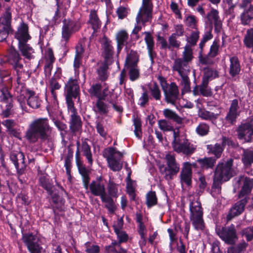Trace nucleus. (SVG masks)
<instances>
[{"instance_id":"nucleus-27","label":"nucleus","mask_w":253,"mask_h":253,"mask_svg":"<svg viewBox=\"0 0 253 253\" xmlns=\"http://www.w3.org/2000/svg\"><path fill=\"white\" fill-rule=\"evenodd\" d=\"M144 34L145 35L144 40L147 45L148 54L151 59V63H154V58L156 55V52L154 51V39L151 33L149 32H145Z\"/></svg>"},{"instance_id":"nucleus-48","label":"nucleus","mask_w":253,"mask_h":253,"mask_svg":"<svg viewBox=\"0 0 253 253\" xmlns=\"http://www.w3.org/2000/svg\"><path fill=\"white\" fill-rule=\"evenodd\" d=\"M107 190L108 192L107 196H110L111 199H113V197L117 198L118 197V185L113 182L109 181L107 186Z\"/></svg>"},{"instance_id":"nucleus-44","label":"nucleus","mask_w":253,"mask_h":253,"mask_svg":"<svg viewBox=\"0 0 253 253\" xmlns=\"http://www.w3.org/2000/svg\"><path fill=\"white\" fill-rule=\"evenodd\" d=\"M172 68L177 71L181 77L187 76V74L190 72L188 64H174Z\"/></svg>"},{"instance_id":"nucleus-50","label":"nucleus","mask_w":253,"mask_h":253,"mask_svg":"<svg viewBox=\"0 0 253 253\" xmlns=\"http://www.w3.org/2000/svg\"><path fill=\"white\" fill-rule=\"evenodd\" d=\"M139 61V55L137 51L131 50L127 53L125 63H137Z\"/></svg>"},{"instance_id":"nucleus-51","label":"nucleus","mask_w":253,"mask_h":253,"mask_svg":"<svg viewBox=\"0 0 253 253\" xmlns=\"http://www.w3.org/2000/svg\"><path fill=\"white\" fill-rule=\"evenodd\" d=\"M96 108L94 111L100 114H106L108 112V106L103 101L97 100L96 102Z\"/></svg>"},{"instance_id":"nucleus-9","label":"nucleus","mask_w":253,"mask_h":253,"mask_svg":"<svg viewBox=\"0 0 253 253\" xmlns=\"http://www.w3.org/2000/svg\"><path fill=\"white\" fill-rule=\"evenodd\" d=\"M236 131L239 139L243 140L244 142H251L253 138V118L242 122Z\"/></svg>"},{"instance_id":"nucleus-43","label":"nucleus","mask_w":253,"mask_h":253,"mask_svg":"<svg viewBox=\"0 0 253 253\" xmlns=\"http://www.w3.org/2000/svg\"><path fill=\"white\" fill-rule=\"evenodd\" d=\"M207 147L208 152L214 154L216 160L221 156L223 149L220 144L216 143L214 145H208Z\"/></svg>"},{"instance_id":"nucleus-38","label":"nucleus","mask_w":253,"mask_h":253,"mask_svg":"<svg viewBox=\"0 0 253 253\" xmlns=\"http://www.w3.org/2000/svg\"><path fill=\"white\" fill-rule=\"evenodd\" d=\"M216 161L215 157H208L198 159L197 162L203 169H208L213 167Z\"/></svg>"},{"instance_id":"nucleus-35","label":"nucleus","mask_w":253,"mask_h":253,"mask_svg":"<svg viewBox=\"0 0 253 253\" xmlns=\"http://www.w3.org/2000/svg\"><path fill=\"white\" fill-rule=\"evenodd\" d=\"M18 47L23 56L26 59L30 60L34 58L35 56L32 54L34 52V49L27 42L18 44Z\"/></svg>"},{"instance_id":"nucleus-53","label":"nucleus","mask_w":253,"mask_h":253,"mask_svg":"<svg viewBox=\"0 0 253 253\" xmlns=\"http://www.w3.org/2000/svg\"><path fill=\"white\" fill-rule=\"evenodd\" d=\"M0 101L7 104L11 103L12 96L6 88H2L0 90Z\"/></svg>"},{"instance_id":"nucleus-19","label":"nucleus","mask_w":253,"mask_h":253,"mask_svg":"<svg viewBox=\"0 0 253 253\" xmlns=\"http://www.w3.org/2000/svg\"><path fill=\"white\" fill-rule=\"evenodd\" d=\"M101 46L103 49V54L104 57V63H108L114 55V47L112 45V41L104 35L101 41Z\"/></svg>"},{"instance_id":"nucleus-24","label":"nucleus","mask_w":253,"mask_h":253,"mask_svg":"<svg viewBox=\"0 0 253 253\" xmlns=\"http://www.w3.org/2000/svg\"><path fill=\"white\" fill-rule=\"evenodd\" d=\"M61 74V69L60 68L56 67V71L54 72V77L52 78L49 81V88H50L51 94L54 100H56V93L55 92L56 90L59 89L61 85L57 81L56 78H59Z\"/></svg>"},{"instance_id":"nucleus-46","label":"nucleus","mask_w":253,"mask_h":253,"mask_svg":"<svg viewBox=\"0 0 253 253\" xmlns=\"http://www.w3.org/2000/svg\"><path fill=\"white\" fill-rule=\"evenodd\" d=\"M209 82L202 80V83L199 85L200 94L205 97H209L212 95V91L208 86Z\"/></svg>"},{"instance_id":"nucleus-58","label":"nucleus","mask_w":253,"mask_h":253,"mask_svg":"<svg viewBox=\"0 0 253 253\" xmlns=\"http://www.w3.org/2000/svg\"><path fill=\"white\" fill-rule=\"evenodd\" d=\"M101 89L102 86L100 84H95L91 85L88 90V92L91 95L95 96L97 98L101 93Z\"/></svg>"},{"instance_id":"nucleus-56","label":"nucleus","mask_w":253,"mask_h":253,"mask_svg":"<svg viewBox=\"0 0 253 253\" xmlns=\"http://www.w3.org/2000/svg\"><path fill=\"white\" fill-rule=\"evenodd\" d=\"M182 78L181 84L183 87L182 93H185L191 91L190 82L188 76H184Z\"/></svg>"},{"instance_id":"nucleus-25","label":"nucleus","mask_w":253,"mask_h":253,"mask_svg":"<svg viewBox=\"0 0 253 253\" xmlns=\"http://www.w3.org/2000/svg\"><path fill=\"white\" fill-rule=\"evenodd\" d=\"M76 161L79 173L82 177V180L84 188L87 190L90 180V177L89 176V171L86 169L85 166L83 164L82 162L80 159L76 160Z\"/></svg>"},{"instance_id":"nucleus-1","label":"nucleus","mask_w":253,"mask_h":253,"mask_svg":"<svg viewBox=\"0 0 253 253\" xmlns=\"http://www.w3.org/2000/svg\"><path fill=\"white\" fill-rule=\"evenodd\" d=\"M233 159H229L225 163H219L215 169L211 193L216 197L221 193V185L223 182L228 181L236 173L232 168Z\"/></svg>"},{"instance_id":"nucleus-11","label":"nucleus","mask_w":253,"mask_h":253,"mask_svg":"<svg viewBox=\"0 0 253 253\" xmlns=\"http://www.w3.org/2000/svg\"><path fill=\"white\" fill-rule=\"evenodd\" d=\"M252 0H242L239 6L243 11L240 15V23L243 26L250 25L253 20V5Z\"/></svg>"},{"instance_id":"nucleus-17","label":"nucleus","mask_w":253,"mask_h":253,"mask_svg":"<svg viewBox=\"0 0 253 253\" xmlns=\"http://www.w3.org/2000/svg\"><path fill=\"white\" fill-rule=\"evenodd\" d=\"M14 37L18 41V44L27 43L31 39L29 34V27L26 23L22 22L20 24L15 33Z\"/></svg>"},{"instance_id":"nucleus-18","label":"nucleus","mask_w":253,"mask_h":253,"mask_svg":"<svg viewBox=\"0 0 253 253\" xmlns=\"http://www.w3.org/2000/svg\"><path fill=\"white\" fill-rule=\"evenodd\" d=\"M163 90L166 101L168 103L175 104L179 96V90L176 84L172 83L167 89L164 88Z\"/></svg>"},{"instance_id":"nucleus-39","label":"nucleus","mask_w":253,"mask_h":253,"mask_svg":"<svg viewBox=\"0 0 253 253\" xmlns=\"http://www.w3.org/2000/svg\"><path fill=\"white\" fill-rule=\"evenodd\" d=\"M106 253H126V250L122 248L116 241L105 247Z\"/></svg>"},{"instance_id":"nucleus-29","label":"nucleus","mask_w":253,"mask_h":253,"mask_svg":"<svg viewBox=\"0 0 253 253\" xmlns=\"http://www.w3.org/2000/svg\"><path fill=\"white\" fill-rule=\"evenodd\" d=\"M66 95L73 96V97L76 98L79 91V86L77 81L70 79L66 85Z\"/></svg>"},{"instance_id":"nucleus-15","label":"nucleus","mask_w":253,"mask_h":253,"mask_svg":"<svg viewBox=\"0 0 253 253\" xmlns=\"http://www.w3.org/2000/svg\"><path fill=\"white\" fill-rule=\"evenodd\" d=\"M240 113L238 100L236 99H233L231 101L229 111L225 118L226 123L231 125H235Z\"/></svg>"},{"instance_id":"nucleus-30","label":"nucleus","mask_w":253,"mask_h":253,"mask_svg":"<svg viewBox=\"0 0 253 253\" xmlns=\"http://www.w3.org/2000/svg\"><path fill=\"white\" fill-rule=\"evenodd\" d=\"M126 73H128L129 79L131 81L137 80L139 77V71L137 64H125Z\"/></svg>"},{"instance_id":"nucleus-7","label":"nucleus","mask_w":253,"mask_h":253,"mask_svg":"<svg viewBox=\"0 0 253 253\" xmlns=\"http://www.w3.org/2000/svg\"><path fill=\"white\" fill-rule=\"evenodd\" d=\"M22 240L30 253H42L43 248L41 239L33 233L22 232Z\"/></svg>"},{"instance_id":"nucleus-31","label":"nucleus","mask_w":253,"mask_h":253,"mask_svg":"<svg viewBox=\"0 0 253 253\" xmlns=\"http://www.w3.org/2000/svg\"><path fill=\"white\" fill-rule=\"evenodd\" d=\"M39 183L49 195L53 193V185L49 177L45 175H41L39 177Z\"/></svg>"},{"instance_id":"nucleus-62","label":"nucleus","mask_w":253,"mask_h":253,"mask_svg":"<svg viewBox=\"0 0 253 253\" xmlns=\"http://www.w3.org/2000/svg\"><path fill=\"white\" fill-rule=\"evenodd\" d=\"M84 52V49L82 45H77L76 46V54L74 61V63H80L82 58L83 54Z\"/></svg>"},{"instance_id":"nucleus-61","label":"nucleus","mask_w":253,"mask_h":253,"mask_svg":"<svg viewBox=\"0 0 253 253\" xmlns=\"http://www.w3.org/2000/svg\"><path fill=\"white\" fill-rule=\"evenodd\" d=\"M13 31L12 29H8L6 27L0 26V42L4 41Z\"/></svg>"},{"instance_id":"nucleus-59","label":"nucleus","mask_w":253,"mask_h":253,"mask_svg":"<svg viewBox=\"0 0 253 253\" xmlns=\"http://www.w3.org/2000/svg\"><path fill=\"white\" fill-rule=\"evenodd\" d=\"M186 25L192 29H197V20L195 16L193 15H188L185 19Z\"/></svg>"},{"instance_id":"nucleus-49","label":"nucleus","mask_w":253,"mask_h":253,"mask_svg":"<svg viewBox=\"0 0 253 253\" xmlns=\"http://www.w3.org/2000/svg\"><path fill=\"white\" fill-rule=\"evenodd\" d=\"M146 203L148 208H150L157 204V198L155 192L151 191L147 194Z\"/></svg>"},{"instance_id":"nucleus-33","label":"nucleus","mask_w":253,"mask_h":253,"mask_svg":"<svg viewBox=\"0 0 253 253\" xmlns=\"http://www.w3.org/2000/svg\"><path fill=\"white\" fill-rule=\"evenodd\" d=\"M89 22L91 25L94 32H97L101 26V22L95 10H91L89 15Z\"/></svg>"},{"instance_id":"nucleus-41","label":"nucleus","mask_w":253,"mask_h":253,"mask_svg":"<svg viewBox=\"0 0 253 253\" xmlns=\"http://www.w3.org/2000/svg\"><path fill=\"white\" fill-rule=\"evenodd\" d=\"M218 114H214L213 112L207 111L206 110H201L199 112V116L202 119L213 121L215 120L218 117Z\"/></svg>"},{"instance_id":"nucleus-45","label":"nucleus","mask_w":253,"mask_h":253,"mask_svg":"<svg viewBox=\"0 0 253 253\" xmlns=\"http://www.w3.org/2000/svg\"><path fill=\"white\" fill-rule=\"evenodd\" d=\"M243 42L247 47L253 48V28L247 30Z\"/></svg>"},{"instance_id":"nucleus-36","label":"nucleus","mask_w":253,"mask_h":253,"mask_svg":"<svg viewBox=\"0 0 253 253\" xmlns=\"http://www.w3.org/2000/svg\"><path fill=\"white\" fill-rule=\"evenodd\" d=\"M21 59V56L19 52L13 47H12L6 57L5 61L3 63H19Z\"/></svg>"},{"instance_id":"nucleus-26","label":"nucleus","mask_w":253,"mask_h":253,"mask_svg":"<svg viewBox=\"0 0 253 253\" xmlns=\"http://www.w3.org/2000/svg\"><path fill=\"white\" fill-rule=\"evenodd\" d=\"M128 34L125 30L119 31L116 34V40L117 43V49L118 53H120L123 46L127 44Z\"/></svg>"},{"instance_id":"nucleus-28","label":"nucleus","mask_w":253,"mask_h":253,"mask_svg":"<svg viewBox=\"0 0 253 253\" xmlns=\"http://www.w3.org/2000/svg\"><path fill=\"white\" fill-rule=\"evenodd\" d=\"M123 225V220L121 219L118 223V225H113V228L117 236V238L119 240L117 243L121 244L122 243H126L128 239V236L126 233L122 229V227Z\"/></svg>"},{"instance_id":"nucleus-63","label":"nucleus","mask_w":253,"mask_h":253,"mask_svg":"<svg viewBox=\"0 0 253 253\" xmlns=\"http://www.w3.org/2000/svg\"><path fill=\"white\" fill-rule=\"evenodd\" d=\"M151 95L156 100H160L161 98V90L158 86L155 84L149 88Z\"/></svg>"},{"instance_id":"nucleus-42","label":"nucleus","mask_w":253,"mask_h":253,"mask_svg":"<svg viewBox=\"0 0 253 253\" xmlns=\"http://www.w3.org/2000/svg\"><path fill=\"white\" fill-rule=\"evenodd\" d=\"M242 160L246 166L253 163V150L243 149Z\"/></svg>"},{"instance_id":"nucleus-37","label":"nucleus","mask_w":253,"mask_h":253,"mask_svg":"<svg viewBox=\"0 0 253 253\" xmlns=\"http://www.w3.org/2000/svg\"><path fill=\"white\" fill-rule=\"evenodd\" d=\"M81 127V121L80 117L77 114V112L71 113V120L70 127L73 132H76L79 130Z\"/></svg>"},{"instance_id":"nucleus-21","label":"nucleus","mask_w":253,"mask_h":253,"mask_svg":"<svg viewBox=\"0 0 253 253\" xmlns=\"http://www.w3.org/2000/svg\"><path fill=\"white\" fill-rule=\"evenodd\" d=\"M10 159L13 163L17 171L22 173L25 168V157L23 152H20L17 153H12L10 155Z\"/></svg>"},{"instance_id":"nucleus-5","label":"nucleus","mask_w":253,"mask_h":253,"mask_svg":"<svg viewBox=\"0 0 253 253\" xmlns=\"http://www.w3.org/2000/svg\"><path fill=\"white\" fill-rule=\"evenodd\" d=\"M189 218L193 226L196 230H203L204 228V222L201 203L198 200L191 201L189 205Z\"/></svg>"},{"instance_id":"nucleus-22","label":"nucleus","mask_w":253,"mask_h":253,"mask_svg":"<svg viewBox=\"0 0 253 253\" xmlns=\"http://www.w3.org/2000/svg\"><path fill=\"white\" fill-rule=\"evenodd\" d=\"M219 47L218 42L214 40L210 47V51L208 54L205 56L201 54L199 56L200 63H210L211 58H214L217 55Z\"/></svg>"},{"instance_id":"nucleus-60","label":"nucleus","mask_w":253,"mask_h":253,"mask_svg":"<svg viewBox=\"0 0 253 253\" xmlns=\"http://www.w3.org/2000/svg\"><path fill=\"white\" fill-rule=\"evenodd\" d=\"M207 18L211 24V26H212L213 21H217L219 19L218 11L217 10L211 8V11L208 13Z\"/></svg>"},{"instance_id":"nucleus-10","label":"nucleus","mask_w":253,"mask_h":253,"mask_svg":"<svg viewBox=\"0 0 253 253\" xmlns=\"http://www.w3.org/2000/svg\"><path fill=\"white\" fill-rule=\"evenodd\" d=\"M62 27V38L65 42H68L72 35L79 31L81 28L80 23L70 18L63 20Z\"/></svg>"},{"instance_id":"nucleus-20","label":"nucleus","mask_w":253,"mask_h":253,"mask_svg":"<svg viewBox=\"0 0 253 253\" xmlns=\"http://www.w3.org/2000/svg\"><path fill=\"white\" fill-rule=\"evenodd\" d=\"M192 168L191 164L189 162H185L183 164L180 177L182 186L185 183L187 186H190L192 183Z\"/></svg>"},{"instance_id":"nucleus-47","label":"nucleus","mask_w":253,"mask_h":253,"mask_svg":"<svg viewBox=\"0 0 253 253\" xmlns=\"http://www.w3.org/2000/svg\"><path fill=\"white\" fill-rule=\"evenodd\" d=\"M204 72L202 80L207 81L208 82H209L210 80L214 79L218 76L216 71H214L209 67L204 68Z\"/></svg>"},{"instance_id":"nucleus-14","label":"nucleus","mask_w":253,"mask_h":253,"mask_svg":"<svg viewBox=\"0 0 253 253\" xmlns=\"http://www.w3.org/2000/svg\"><path fill=\"white\" fill-rule=\"evenodd\" d=\"M234 181L236 184H238V185H239L242 182H243V185L238 194V198L242 199L246 198L248 200V195L251 193L253 186V179L240 176L235 178Z\"/></svg>"},{"instance_id":"nucleus-3","label":"nucleus","mask_w":253,"mask_h":253,"mask_svg":"<svg viewBox=\"0 0 253 253\" xmlns=\"http://www.w3.org/2000/svg\"><path fill=\"white\" fill-rule=\"evenodd\" d=\"M91 193L95 196H99L101 201L105 203V207L109 211L113 213L116 208L115 203L113 199H111L110 196H107L106 192L105 184L101 177L93 180L88 185Z\"/></svg>"},{"instance_id":"nucleus-32","label":"nucleus","mask_w":253,"mask_h":253,"mask_svg":"<svg viewBox=\"0 0 253 253\" xmlns=\"http://www.w3.org/2000/svg\"><path fill=\"white\" fill-rule=\"evenodd\" d=\"M82 152L87 160L89 166H91L93 164L92 155L91 152V148L89 144L87 143L86 140L82 141L81 143V149L80 153Z\"/></svg>"},{"instance_id":"nucleus-57","label":"nucleus","mask_w":253,"mask_h":253,"mask_svg":"<svg viewBox=\"0 0 253 253\" xmlns=\"http://www.w3.org/2000/svg\"><path fill=\"white\" fill-rule=\"evenodd\" d=\"M199 34L200 32L198 30L191 33L189 38L187 39V42L189 43L190 47L196 45L199 38Z\"/></svg>"},{"instance_id":"nucleus-8","label":"nucleus","mask_w":253,"mask_h":253,"mask_svg":"<svg viewBox=\"0 0 253 253\" xmlns=\"http://www.w3.org/2000/svg\"><path fill=\"white\" fill-rule=\"evenodd\" d=\"M167 167L164 165L160 166V172L164 175L166 179L169 180L173 178V175H176L179 171V165L177 163L175 156L170 153L166 155Z\"/></svg>"},{"instance_id":"nucleus-40","label":"nucleus","mask_w":253,"mask_h":253,"mask_svg":"<svg viewBox=\"0 0 253 253\" xmlns=\"http://www.w3.org/2000/svg\"><path fill=\"white\" fill-rule=\"evenodd\" d=\"M163 114L168 119L173 120L177 124H180L182 123V119L175 112L169 109H165L163 111Z\"/></svg>"},{"instance_id":"nucleus-2","label":"nucleus","mask_w":253,"mask_h":253,"mask_svg":"<svg viewBox=\"0 0 253 253\" xmlns=\"http://www.w3.org/2000/svg\"><path fill=\"white\" fill-rule=\"evenodd\" d=\"M51 127L46 118H39L33 121L27 130L25 137L30 143H34L39 139L45 140L50 136Z\"/></svg>"},{"instance_id":"nucleus-23","label":"nucleus","mask_w":253,"mask_h":253,"mask_svg":"<svg viewBox=\"0 0 253 253\" xmlns=\"http://www.w3.org/2000/svg\"><path fill=\"white\" fill-rule=\"evenodd\" d=\"M23 92L28 98L27 104L29 106L34 109H37L40 107L41 104V100L34 91L26 88L23 90Z\"/></svg>"},{"instance_id":"nucleus-6","label":"nucleus","mask_w":253,"mask_h":253,"mask_svg":"<svg viewBox=\"0 0 253 253\" xmlns=\"http://www.w3.org/2000/svg\"><path fill=\"white\" fill-rule=\"evenodd\" d=\"M103 156L106 158L109 167L113 171H119L122 168L121 159L123 154L115 148L109 147L104 150Z\"/></svg>"},{"instance_id":"nucleus-12","label":"nucleus","mask_w":253,"mask_h":253,"mask_svg":"<svg viewBox=\"0 0 253 253\" xmlns=\"http://www.w3.org/2000/svg\"><path fill=\"white\" fill-rule=\"evenodd\" d=\"M216 232L220 238L229 244H234L237 238L236 230L233 224L228 227L216 228Z\"/></svg>"},{"instance_id":"nucleus-54","label":"nucleus","mask_w":253,"mask_h":253,"mask_svg":"<svg viewBox=\"0 0 253 253\" xmlns=\"http://www.w3.org/2000/svg\"><path fill=\"white\" fill-rule=\"evenodd\" d=\"M108 64H102L98 70V74L99 79L102 81H105L108 78Z\"/></svg>"},{"instance_id":"nucleus-64","label":"nucleus","mask_w":253,"mask_h":253,"mask_svg":"<svg viewBox=\"0 0 253 253\" xmlns=\"http://www.w3.org/2000/svg\"><path fill=\"white\" fill-rule=\"evenodd\" d=\"M96 130L99 135L104 139H106L107 131L105 129L103 123L101 122H96Z\"/></svg>"},{"instance_id":"nucleus-52","label":"nucleus","mask_w":253,"mask_h":253,"mask_svg":"<svg viewBox=\"0 0 253 253\" xmlns=\"http://www.w3.org/2000/svg\"><path fill=\"white\" fill-rule=\"evenodd\" d=\"M183 58L184 61L188 63L192 61L193 58V50L190 45H186L183 52Z\"/></svg>"},{"instance_id":"nucleus-16","label":"nucleus","mask_w":253,"mask_h":253,"mask_svg":"<svg viewBox=\"0 0 253 253\" xmlns=\"http://www.w3.org/2000/svg\"><path fill=\"white\" fill-rule=\"evenodd\" d=\"M239 199L240 200L235 203L231 208L227 215V220H230L234 217L239 216L244 211L245 206L248 200L246 198Z\"/></svg>"},{"instance_id":"nucleus-55","label":"nucleus","mask_w":253,"mask_h":253,"mask_svg":"<svg viewBox=\"0 0 253 253\" xmlns=\"http://www.w3.org/2000/svg\"><path fill=\"white\" fill-rule=\"evenodd\" d=\"M210 127L206 123H201L196 129V132L201 136L207 135L209 132Z\"/></svg>"},{"instance_id":"nucleus-34","label":"nucleus","mask_w":253,"mask_h":253,"mask_svg":"<svg viewBox=\"0 0 253 253\" xmlns=\"http://www.w3.org/2000/svg\"><path fill=\"white\" fill-rule=\"evenodd\" d=\"M12 13L11 7L7 6L6 7L5 12L1 17V25L8 28V29H12L11 27Z\"/></svg>"},{"instance_id":"nucleus-13","label":"nucleus","mask_w":253,"mask_h":253,"mask_svg":"<svg viewBox=\"0 0 253 253\" xmlns=\"http://www.w3.org/2000/svg\"><path fill=\"white\" fill-rule=\"evenodd\" d=\"M153 9V4L152 0H142V5L139 8V11L136 17L137 23L142 22H146L148 20H143V15H145L147 19L151 18L152 11Z\"/></svg>"},{"instance_id":"nucleus-4","label":"nucleus","mask_w":253,"mask_h":253,"mask_svg":"<svg viewBox=\"0 0 253 253\" xmlns=\"http://www.w3.org/2000/svg\"><path fill=\"white\" fill-rule=\"evenodd\" d=\"M172 146L175 152L187 156H191L196 149V146L191 143L184 136H179V132L175 130L173 131Z\"/></svg>"}]
</instances>
